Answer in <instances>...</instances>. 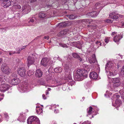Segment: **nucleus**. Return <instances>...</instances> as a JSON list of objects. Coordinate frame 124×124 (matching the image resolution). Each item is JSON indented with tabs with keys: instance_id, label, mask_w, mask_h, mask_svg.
Returning <instances> with one entry per match:
<instances>
[{
	"instance_id": "9d476101",
	"label": "nucleus",
	"mask_w": 124,
	"mask_h": 124,
	"mask_svg": "<svg viewBox=\"0 0 124 124\" xmlns=\"http://www.w3.org/2000/svg\"><path fill=\"white\" fill-rule=\"evenodd\" d=\"M108 68H110L111 69H114L115 68L114 66V64L112 63L111 61H109L107 63L106 65L105 69L106 70V69Z\"/></svg>"
},
{
	"instance_id": "7ed1b4c3",
	"label": "nucleus",
	"mask_w": 124,
	"mask_h": 124,
	"mask_svg": "<svg viewBox=\"0 0 124 124\" xmlns=\"http://www.w3.org/2000/svg\"><path fill=\"white\" fill-rule=\"evenodd\" d=\"M65 79L68 82V84L69 86L70 85L72 86L73 85H75V82L72 80L71 77L70 73L65 71Z\"/></svg>"
},
{
	"instance_id": "69168bd1",
	"label": "nucleus",
	"mask_w": 124,
	"mask_h": 124,
	"mask_svg": "<svg viewBox=\"0 0 124 124\" xmlns=\"http://www.w3.org/2000/svg\"><path fill=\"white\" fill-rule=\"evenodd\" d=\"M59 57V56L58 55H57L55 56V57H54L55 58H58Z\"/></svg>"
},
{
	"instance_id": "864d4df0",
	"label": "nucleus",
	"mask_w": 124,
	"mask_h": 124,
	"mask_svg": "<svg viewBox=\"0 0 124 124\" xmlns=\"http://www.w3.org/2000/svg\"><path fill=\"white\" fill-rule=\"evenodd\" d=\"M120 24L122 26L124 27V22L123 21L122 22L120 23Z\"/></svg>"
},
{
	"instance_id": "8fccbe9b",
	"label": "nucleus",
	"mask_w": 124,
	"mask_h": 124,
	"mask_svg": "<svg viewBox=\"0 0 124 124\" xmlns=\"http://www.w3.org/2000/svg\"><path fill=\"white\" fill-rule=\"evenodd\" d=\"M34 19H30V21L28 22V23H30V22L33 23V22H34Z\"/></svg>"
},
{
	"instance_id": "bf43d9fd",
	"label": "nucleus",
	"mask_w": 124,
	"mask_h": 124,
	"mask_svg": "<svg viewBox=\"0 0 124 124\" xmlns=\"http://www.w3.org/2000/svg\"><path fill=\"white\" fill-rule=\"evenodd\" d=\"M109 75L111 76H114V74H113L112 72H110L109 73Z\"/></svg>"
},
{
	"instance_id": "de8ad7c7",
	"label": "nucleus",
	"mask_w": 124,
	"mask_h": 124,
	"mask_svg": "<svg viewBox=\"0 0 124 124\" xmlns=\"http://www.w3.org/2000/svg\"><path fill=\"white\" fill-rule=\"evenodd\" d=\"M96 70L97 72L99 73L100 72V68H98Z\"/></svg>"
},
{
	"instance_id": "473e14b6",
	"label": "nucleus",
	"mask_w": 124,
	"mask_h": 124,
	"mask_svg": "<svg viewBox=\"0 0 124 124\" xmlns=\"http://www.w3.org/2000/svg\"><path fill=\"white\" fill-rule=\"evenodd\" d=\"M3 114L4 117L6 119H7L9 118V116L7 113L5 112L3 113Z\"/></svg>"
},
{
	"instance_id": "c85d7f7f",
	"label": "nucleus",
	"mask_w": 124,
	"mask_h": 124,
	"mask_svg": "<svg viewBox=\"0 0 124 124\" xmlns=\"http://www.w3.org/2000/svg\"><path fill=\"white\" fill-rule=\"evenodd\" d=\"M27 87L26 86H25L24 85L21 86V87H20V88L21 90L22 91H21V92H24L26 91V89L27 88Z\"/></svg>"
},
{
	"instance_id": "e433bc0d",
	"label": "nucleus",
	"mask_w": 124,
	"mask_h": 124,
	"mask_svg": "<svg viewBox=\"0 0 124 124\" xmlns=\"http://www.w3.org/2000/svg\"><path fill=\"white\" fill-rule=\"evenodd\" d=\"M110 38L109 37H106L105 39V41L106 43H107L109 41Z\"/></svg>"
},
{
	"instance_id": "a19ab883",
	"label": "nucleus",
	"mask_w": 124,
	"mask_h": 124,
	"mask_svg": "<svg viewBox=\"0 0 124 124\" xmlns=\"http://www.w3.org/2000/svg\"><path fill=\"white\" fill-rule=\"evenodd\" d=\"M118 18V16H113L111 17V18L113 19H117Z\"/></svg>"
},
{
	"instance_id": "c03bdc74",
	"label": "nucleus",
	"mask_w": 124,
	"mask_h": 124,
	"mask_svg": "<svg viewBox=\"0 0 124 124\" xmlns=\"http://www.w3.org/2000/svg\"><path fill=\"white\" fill-rule=\"evenodd\" d=\"M114 97L117 98H119L120 97V95H117V94L115 93L114 94Z\"/></svg>"
},
{
	"instance_id": "6ab92c4d",
	"label": "nucleus",
	"mask_w": 124,
	"mask_h": 124,
	"mask_svg": "<svg viewBox=\"0 0 124 124\" xmlns=\"http://www.w3.org/2000/svg\"><path fill=\"white\" fill-rule=\"evenodd\" d=\"M72 55L74 58L78 59L80 61H82V59L80 57V55H79L78 53H73Z\"/></svg>"
},
{
	"instance_id": "393cba45",
	"label": "nucleus",
	"mask_w": 124,
	"mask_h": 124,
	"mask_svg": "<svg viewBox=\"0 0 124 124\" xmlns=\"http://www.w3.org/2000/svg\"><path fill=\"white\" fill-rule=\"evenodd\" d=\"M67 17L71 20L74 19L77 17L76 16L73 14L67 15Z\"/></svg>"
},
{
	"instance_id": "603ef678",
	"label": "nucleus",
	"mask_w": 124,
	"mask_h": 124,
	"mask_svg": "<svg viewBox=\"0 0 124 124\" xmlns=\"http://www.w3.org/2000/svg\"><path fill=\"white\" fill-rule=\"evenodd\" d=\"M62 23H63V27H65L66 26L67 24L65 22Z\"/></svg>"
},
{
	"instance_id": "f03ea898",
	"label": "nucleus",
	"mask_w": 124,
	"mask_h": 124,
	"mask_svg": "<svg viewBox=\"0 0 124 124\" xmlns=\"http://www.w3.org/2000/svg\"><path fill=\"white\" fill-rule=\"evenodd\" d=\"M28 124H40L39 119L35 116L30 117L27 120Z\"/></svg>"
},
{
	"instance_id": "5701e85b",
	"label": "nucleus",
	"mask_w": 124,
	"mask_h": 124,
	"mask_svg": "<svg viewBox=\"0 0 124 124\" xmlns=\"http://www.w3.org/2000/svg\"><path fill=\"white\" fill-rule=\"evenodd\" d=\"M36 110L37 114H39L42 113L43 111L42 108L39 107H36Z\"/></svg>"
},
{
	"instance_id": "58836bf2",
	"label": "nucleus",
	"mask_w": 124,
	"mask_h": 124,
	"mask_svg": "<svg viewBox=\"0 0 124 124\" xmlns=\"http://www.w3.org/2000/svg\"><path fill=\"white\" fill-rule=\"evenodd\" d=\"M17 0H11V1H10L11 4H15Z\"/></svg>"
},
{
	"instance_id": "37998d69",
	"label": "nucleus",
	"mask_w": 124,
	"mask_h": 124,
	"mask_svg": "<svg viewBox=\"0 0 124 124\" xmlns=\"http://www.w3.org/2000/svg\"><path fill=\"white\" fill-rule=\"evenodd\" d=\"M121 93V97L122 99H124V91L122 93Z\"/></svg>"
},
{
	"instance_id": "bb28decb",
	"label": "nucleus",
	"mask_w": 124,
	"mask_h": 124,
	"mask_svg": "<svg viewBox=\"0 0 124 124\" xmlns=\"http://www.w3.org/2000/svg\"><path fill=\"white\" fill-rule=\"evenodd\" d=\"M5 80V76L2 75H0V83H4Z\"/></svg>"
},
{
	"instance_id": "e2e57ef3",
	"label": "nucleus",
	"mask_w": 124,
	"mask_h": 124,
	"mask_svg": "<svg viewBox=\"0 0 124 124\" xmlns=\"http://www.w3.org/2000/svg\"><path fill=\"white\" fill-rule=\"evenodd\" d=\"M114 14H115V15H118V13H117V12L116 11H114Z\"/></svg>"
},
{
	"instance_id": "6e6552de",
	"label": "nucleus",
	"mask_w": 124,
	"mask_h": 124,
	"mask_svg": "<svg viewBox=\"0 0 124 124\" xmlns=\"http://www.w3.org/2000/svg\"><path fill=\"white\" fill-rule=\"evenodd\" d=\"M17 72L18 74L21 77H23L25 75L26 70L23 67L18 68Z\"/></svg>"
},
{
	"instance_id": "f3484780",
	"label": "nucleus",
	"mask_w": 124,
	"mask_h": 124,
	"mask_svg": "<svg viewBox=\"0 0 124 124\" xmlns=\"http://www.w3.org/2000/svg\"><path fill=\"white\" fill-rule=\"evenodd\" d=\"M68 31V29H65L59 33V36H62L64 35H67Z\"/></svg>"
},
{
	"instance_id": "052dcab7",
	"label": "nucleus",
	"mask_w": 124,
	"mask_h": 124,
	"mask_svg": "<svg viewBox=\"0 0 124 124\" xmlns=\"http://www.w3.org/2000/svg\"><path fill=\"white\" fill-rule=\"evenodd\" d=\"M54 112L55 113H57V112H58V110H57L56 109H55L54 110Z\"/></svg>"
},
{
	"instance_id": "09e8293b",
	"label": "nucleus",
	"mask_w": 124,
	"mask_h": 124,
	"mask_svg": "<svg viewBox=\"0 0 124 124\" xmlns=\"http://www.w3.org/2000/svg\"><path fill=\"white\" fill-rule=\"evenodd\" d=\"M106 22L107 23H110L112 22V21L111 20L108 19L106 20Z\"/></svg>"
},
{
	"instance_id": "338daca9",
	"label": "nucleus",
	"mask_w": 124,
	"mask_h": 124,
	"mask_svg": "<svg viewBox=\"0 0 124 124\" xmlns=\"http://www.w3.org/2000/svg\"><path fill=\"white\" fill-rule=\"evenodd\" d=\"M46 95H47L48 94L49 92H48V91H46Z\"/></svg>"
},
{
	"instance_id": "ddd939ff",
	"label": "nucleus",
	"mask_w": 124,
	"mask_h": 124,
	"mask_svg": "<svg viewBox=\"0 0 124 124\" xmlns=\"http://www.w3.org/2000/svg\"><path fill=\"white\" fill-rule=\"evenodd\" d=\"M98 14L96 11H93L88 13L86 16L87 17H93L96 16Z\"/></svg>"
},
{
	"instance_id": "a211bd4d",
	"label": "nucleus",
	"mask_w": 124,
	"mask_h": 124,
	"mask_svg": "<svg viewBox=\"0 0 124 124\" xmlns=\"http://www.w3.org/2000/svg\"><path fill=\"white\" fill-rule=\"evenodd\" d=\"M42 72L40 69H38L36 70L35 75L37 77H40L42 76Z\"/></svg>"
},
{
	"instance_id": "412c9836",
	"label": "nucleus",
	"mask_w": 124,
	"mask_h": 124,
	"mask_svg": "<svg viewBox=\"0 0 124 124\" xmlns=\"http://www.w3.org/2000/svg\"><path fill=\"white\" fill-rule=\"evenodd\" d=\"M80 22H81L84 23H87V22H89V24L91 23V22H93V20L92 19H81L79 20Z\"/></svg>"
},
{
	"instance_id": "72a5a7b5",
	"label": "nucleus",
	"mask_w": 124,
	"mask_h": 124,
	"mask_svg": "<svg viewBox=\"0 0 124 124\" xmlns=\"http://www.w3.org/2000/svg\"><path fill=\"white\" fill-rule=\"evenodd\" d=\"M104 6H102V7L101 6V4H100V3H96L95 5V6L96 7V9H98L99 8V7H101L102 8L103 7H104Z\"/></svg>"
},
{
	"instance_id": "20e7f679",
	"label": "nucleus",
	"mask_w": 124,
	"mask_h": 124,
	"mask_svg": "<svg viewBox=\"0 0 124 124\" xmlns=\"http://www.w3.org/2000/svg\"><path fill=\"white\" fill-rule=\"evenodd\" d=\"M1 70L4 73L8 74L10 73L11 70L6 65L2 64L1 66Z\"/></svg>"
},
{
	"instance_id": "4468645a",
	"label": "nucleus",
	"mask_w": 124,
	"mask_h": 124,
	"mask_svg": "<svg viewBox=\"0 0 124 124\" xmlns=\"http://www.w3.org/2000/svg\"><path fill=\"white\" fill-rule=\"evenodd\" d=\"M93 108L91 107H90L88 108L87 109V116H89V115L92 114V117H93Z\"/></svg>"
},
{
	"instance_id": "c756f323",
	"label": "nucleus",
	"mask_w": 124,
	"mask_h": 124,
	"mask_svg": "<svg viewBox=\"0 0 124 124\" xmlns=\"http://www.w3.org/2000/svg\"><path fill=\"white\" fill-rule=\"evenodd\" d=\"M122 102L121 100L118 99H116L115 102V103L116 105H117V106H120Z\"/></svg>"
},
{
	"instance_id": "6e6d98bb",
	"label": "nucleus",
	"mask_w": 124,
	"mask_h": 124,
	"mask_svg": "<svg viewBox=\"0 0 124 124\" xmlns=\"http://www.w3.org/2000/svg\"><path fill=\"white\" fill-rule=\"evenodd\" d=\"M42 97H43V98L44 99H46V97H45V94H43L42 95Z\"/></svg>"
},
{
	"instance_id": "ea45409f",
	"label": "nucleus",
	"mask_w": 124,
	"mask_h": 124,
	"mask_svg": "<svg viewBox=\"0 0 124 124\" xmlns=\"http://www.w3.org/2000/svg\"><path fill=\"white\" fill-rule=\"evenodd\" d=\"M9 54V55H11L12 54H14L16 53V51H10L8 52Z\"/></svg>"
},
{
	"instance_id": "5fc2aeb1",
	"label": "nucleus",
	"mask_w": 124,
	"mask_h": 124,
	"mask_svg": "<svg viewBox=\"0 0 124 124\" xmlns=\"http://www.w3.org/2000/svg\"><path fill=\"white\" fill-rule=\"evenodd\" d=\"M96 44H100V46L101 45V43L100 41H97L96 42Z\"/></svg>"
},
{
	"instance_id": "7c9ffc66",
	"label": "nucleus",
	"mask_w": 124,
	"mask_h": 124,
	"mask_svg": "<svg viewBox=\"0 0 124 124\" xmlns=\"http://www.w3.org/2000/svg\"><path fill=\"white\" fill-rule=\"evenodd\" d=\"M62 70V68L61 67L55 68L54 70V71L56 72H60Z\"/></svg>"
},
{
	"instance_id": "4d7b16f0",
	"label": "nucleus",
	"mask_w": 124,
	"mask_h": 124,
	"mask_svg": "<svg viewBox=\"0 0 124 124\" xmlns=\"http://www.w3.org/2000/svg\"><path fill=\"white\" fill-rule=\"evenodd\" d=\"M44 38L45 39L48 40L49 39V37L48 36H45L44 37Z\"/></svg>"
},
{
	"instance_id": "79ce46f5",
	"label": "nucleus",
	"mask_w": 124,
	"mask_h": 124,
	"mask_svg": "<svg viewBox=\"0 0 124 124\" xmlns=\"http://www.w3.org/2000/svg\"><path fill=\"white\" fill-rule=\"evenodd\" d=\"M63 24L62 23H60L58 24V26L59 28L63 27Z\"/></svg>"
},
{
	"instance_id": "f704fd0d",
	"label": "nucleus",
	"mask_w": 124,
	"mask_h": 124,
	"mask_svg": "<svg viewBox=\"0 0 124 124\" xmlns=\"http://www.w3.org/2000/svg\"><path fill=\"white\" fill-rule=\"evenodd\" d=\"M113 82L114 83L118 82H119V79L118 78H113Z\"/></svg>"
},
{
	"instance_id": "49530a36",
	"label": "nucleus",
	"mask_w": 124,
	"mask_h": 124,
	"mask_svg": "<svg viewBox=\"0 0 124 124\" xmlns=\"http://www.w3.org/2000/svg\"><path fill=\"white\" fill-rule=\"evenodd\" d=\"M82 124H90V122L88 121H87L83 122Z\"/></svg>"
},
{
	"instance_id": "c9c22d12",
	"label": "nucleus",
	"mask_w": 124,
	"mask_h": 124,
	"mask_svg": "<svg viewBox=\"0 0 124 124\" xmlns=\"http://www.w3.org/2000/svg\"><path fill=\"white\" fill-rule=\"evenodd\" d=\"M59 45L60 46H62L63 47H68V46H67V45L65 44L61 43L59 44Z\"/></svg>"
},
{
	"instance_id": "a18cd8bd",
	"label": "nucleus",
	"mask_w": 124,
	"mask_h": 124,
	"mask_svg": "<svg viewBox=\"0 0 124 124\" xmlns=\"http://www.w3.org/2000/svg\"><path fill=\"white\" fill-rule=\"evenodd\" d=\"M115 14L114 12H112L111 13H110L109 15V16L110 17H111L112 16L114 15H115Z\"/></svg>"
},
{
	"instance_id": "4c0bfd02",
	"label": "nucleus",
	"mask_w": 124,
	"mask_h": 124,
	"mask_svg": "<svg viewBox=\"0 0 124 124\" xmlns=\"http://www.w3.org/2000/svg\"><path fill=\"white\" fill-rule=\"evenodd\" d=\"M114 85L115 87H117L118 86H119L120 85V83L119 82L115 83H114Z\"/></svg>"
},
{
	"instance_id": "9b49d317",
	"label": "nucleus",
	"mask_w": 124,
	"mask_h": 124,
	"mask_svg": "<svg viewBox=\"0 0 124 124\" xmlns=\"http://www.w3.org/2000/svg\"><path fill=\"white\" fill-rule=\"evenodd\" d=\"M28 66H29L33 64L34 62V58L32 56H29L28 59Z\"/></svg>"
},
{
	"instance_id": "dca6fc26",
	"label": "nucleus",
	"mask_w": 124,
	"mask_h": 124,
	"mask_svg": "<svg viewBox=\"0 0 124 124\" xmlns=\"http://www.w3.org/2000/svg\"><path fill=\"white\" fill-rule=\"evenodd\" d=\"M19 82V80L18 78H14L11 80L10 83L12 85H17Z\"/></svg>"
},
{
	"instance_id": "0e129e2a",
	"label": "nucleus",
	"mask_w": 124,
	"mask_h": 124,
	"mask_svg": "<svg viewBox=\"0 0 124 124\" xmlns=\"http://www.w3.org/2000/svg\"><path fill=\"white\" fill-rule=\"evenodd\" d=\"M0 29H2L3 30H2V31L3 32H5L6 31V30L5 29H1L0 28Z\"/></svg>"
},
{
	"instance_id": "3c124183",
	"label": "nucleus",
	"mask_w": 124,
	"mask_h": 124,
	"mask_svg": "<svg viewBox=\"0 0 124 124\" xmlns=\"http://www.w3.org/2000/svg\"><path fill=\"white\" fill-rule=\"evenodd\" d=\"M25 46H23V48H18V51H20L23 49H24L25 47Z\"/></svg>"
},
{
	"instance_id": "b1692460",
	"label": "nucleus",
	"mask_w": 124,
	"mask_h": 124,
	"mask_svg": "<svg viewBox=\"0 0 124 124\" xmlns=\"http://www.w3.org/2000/svg\"><path fill=\"white\" fill-rule=\"evenodd\" d=\"M25 119V116L23 117L22 115H21L19 118L17 119L18 121H19L20 122H23Z\"/></svg>"
},
{
	"instance_id": "f8f14e48",
	"label": "nucleus",
	"mask_w": 124,
	"mask_h": 124,
	"mask_svg": "<svg viewBox=\"0 0 124 124\" xmlns=\"http://www.w3.org/2000/svg\"><path fill=\"white\" fill-rule=\"evenodd\" d=\"M89 76L90 78L93 79H96L98 77L97 74L94 71L91 72L90 73Z\"/></svg>"
},
{
	"instance_id": "39448f33",
	"label": "nucleus",
	"mask_w": 124,
	"mask_h": 124,
	"mask_svg": "<svg viewBox=\"0 0 124 124\" xmlns=\"http://www.w3.org/2000/svg\"><path fill=\"white\" fill-rule=\"evenodd\" d=\"M2 83L0 87V91L2 92H4L9 89L10 86L7 84H5L3 83Z\"/></svg>"
},
{
	"instance_id": "0eeeda50",
	"label": "nucleus",
	"mask_w": 124,
	"mask_h": 124,
	"mask_svg": "<svg viewBox=\"0 0 124 124\" xmlns=\"http://www.w3.org/2000/svg\"><path fill=\"white\" fill-rule=\"evenodd\" d=\"M41 64L44 66H48L50 65L49 61L47 58H43L41 61Z\"/></svg>"
},
{
	"instance_id": "1a4fd4ad",
	"label": "nucleus",
	"mask_w": 124,
	"mask_h": 124,
	"mask_svg": "<svg viewBox=\"0 0 124 124\" xmlns=\"http://www.w3.org/2000/svg\"><path fill=\"white\" fill-rule=\"evenodd\" d=\"M88 61L91 64L96 63L97 61L96 59L95 55L94 54H92V56L88 59Z\"/></svg>"
},
{
	"instance_id": "2f4dec72",
	"label": "nucleus",
	"mask_w": 124,
	"mask_h": 124,
	"mask_svg": "<svg viewBox=\"0 0 124 124\" xmlns=\"http://www.w3.org/2000/svg\"><path fill=\"white\" fill-rule=\"evenodd\" d=\"M34 72V70H29L28 71L27 75L29 76H30L32 75L33 74Z\"/></svg>"
},
{
	"instance_id": "cd10ccee",
	"label": "nucleus",
	"mask_w": 124,
	"mask_h": 124,
	"mask_svg": "<svg viewBox=\"0 0 124 124\" xmlns=\"http://www.w3.org/2000/svg\"><path fill=\"white\" fill-rule=\"evenodd\" d=\"M39 16L40 18H44L46 16V15L44 13L40 12L39 14Z\"/></svg>"
},
{
	"instance_id": "4be33fe9",
	"label": "nucleus",
	"mask_w": 124,
	"mask_h": 124,
	"mask_svg": "<svg viewBox=\"0 0 124 124\" xmlns=\"http://www.w3.org/2000/svg\"><path fill=\"white\" fill-rule=\"evenodd\" d=\"M73 43L74 45V46L77 48L81 49V44H80V42L79 41L76 42H73Z\"/></svg>"
},
{
	"instance_id": "680f3d73",
	"label": "nucleus",
	"mask_w": 124,
	"mask_h": 124,
	"mask_svg": "<svg viewBox=\"0 0 124 124\" xmlns=\"http://www.w3.org/2000/svg\"><path fill=\"white\" fill-rule=\"evenodd\" d=\"M8 0H0L1 2H3L4 1H8Z\"/></svg>"
},
{
	"instance_id": "2eb2a0df",
	"label": "nucleus",
	"mask_w": 124,
	"mask_h": 124,
	"mask_svg": "<svg viewBox=\"0 0 124 124\" xmlns=\"http://www.w3.org/2000/svg\"><path fill=\"white\" fill-rule=\"evenodd\" d=\"M1 6L5 8H7L11 5V3L9 0L1 2Z\"/></svg>"
},
{
	"instance_id": "774afa93",
	"label": "nucleus",
	"mask_w": 124,
	"mask_h": 124,
	"mask_svg": "<svg viewBox=\"0 0 124 124\" xmlns=\"http://www.w3.org/2000/svg\"><path fill=\"white\" fill-rule=\"evenodd\" d=\"M48 90L50 91L51 90V89L50 88H48Z\"/></svg>"
},
{
	"instance_id": "aec40b11",
	"label": "nucleus",
	"mask_w": 124,
	"mask_h": 124,
	"mask_svg": "<svg viewBox=\"0 0 124 124\" xmlns=\"http://www.w3.org/2000/svg\"><path fill=\"white\" fill-rule=\"evenodd\" d=\"M29 9V7L26 5L24 6L22 8V11L24 13L25 12V14H27L30 11Z\"/></svg>"
},
{
	"instance_id": "423d86ee",
	"label": "nucleus",
	"mask_w": 124,
	"mask_h": 124,
	"mask_svg": "<svg viewBox=\"0 0 124 124\" xmlns=\"http://www.w3.org/2000/svg\"><path fill=\"white\" fill-rule=\"evenodd\" d=\"M111 35L115 36L113 40L116 42H118L122 37L121 36L117 34L116 32H112L111 33Z\"/></svg>"
},
{
	"instance_id": "13d9d810",
	"label": "nucleus",
	"mask_w": 124,
	"mask_h": 124,
	"mask_svg": "<svg viewBox=\"0 0 124 124\" xmlns=\"http://www.w3.org/2000/svg\"><path fill=\"white\" fill-rule=\"evenodd\" d=\"M118 16V17H119L120 18H122L124 16L123 15H119V16Z\"/></svg>"
},
{
	"instance_id": "f257e3e1",
	"label": "nucleus",
	"mask_w": 124,
	"mask_h": 124,
	"mask_svg": "<svg viewBox=\"0 0 124 124\" xmlns=\"http://www.w3.org/2000/svg\"><path fill=\"white\" fill-rule=\"evenodd\" d=\"M84 69V70H78L76 71L75 77L78 79V81L81 80L84 78H86L87 75L85 71L88 72L90 70L89 66L87 65L85 66Z\"/></svg>"
},
{
	"instance_id": "a878e982",
	"label": "nucleus",
	"mask_w": 124,
	"mask_h": 124,
	"mask_svg": "<svg viewBox=\"0 0 124 124\" xmlns=\"http://www.w3.org/2000/svg\"><path fill=\"white\" fill-rule=\"evenodd\" d=\"M12 9L15 10L16 9H20L21 8V7L19 5H14L12 7Z\"/></svg>"
}]
</instances>
